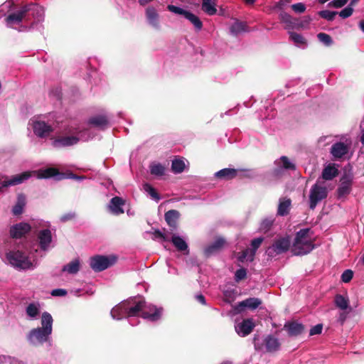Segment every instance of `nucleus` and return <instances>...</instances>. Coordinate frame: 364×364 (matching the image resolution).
I'll return each mask as SVG.
<instances>
[{
	"instance_id": "19",
	"label": "nucleus",
	"mask_w": 364,
	"mask_h": 364,
	"mask_svg": "<svg viewBox=\"0 0 364 364\" xmlns=\"http://www.w3.org/2000/svg\"><path fill=\"white\" fill-rule=\"evenodd\" d=\"M261 304V301L257 298H249L240 302L236 306L235 310L238 312L243 310L245 308L251 309H257Z\"/></svg>"
},
{
	"instance_id": "9",
	"label": "nucleus",
	"mask_w": 364,
	"mask_h": 364,
	"mask_svg": "<svg viewBox=\"0 0 364 364\" xmlns=\"http://www.w3.org/2000/svg\"><path fill=\"white\" fill-rule=\"evenodd\" d=\"M291 245V240L289 236L279 237L277 238L272 246L267 250V255L269 257L282 254L287 252Z\"/></svg>"
},
{
	"instance_id": "2",
	"label": "nucleus",
	"mask_w": 364,
	"mask_h": 364,
	"mask_svg": "<svg viewBox=\"0 0 364 364\" xmlns=\"http://www.w3.org/2000/svg\"><path fill=\"white\" fill-rule=\"evenodd\" d=\"M44 9L36 4H29L11 12L5 18L6 26L19 32L31 30L41 31L44 21Z\"/></svg>"
},
{
	"instance_id": "48",
	"label": "nucleus",
	"mask_w": 364,
	"mask_h": 364,
	"mask_svg": "<svg viewBox=\"0 0 364 364\" xmlns=\"http://www.w3.org/2000/svg\"><path fill=\"white\" fill-rule=\"evenodd\" d=\"M353 7L350 5H348V6L342 9L340 12H338V14L342 18H347L353 14Z\"/></svg>"
},
{
	"instance_id": "7",
	"label": "nucleus",
	"mask_w": 364,
	"mask_h": 364,
	"mask_svg": "<svg viewBox=\"0 0 364 364\" xmlns=\"http://www.w3.org/2000/svg\"><path fill=\"white\" fill-rule=\"evenodd\" d=\"M328 196V189L323 181L317 180L311 187L309 193V208L314 210L317 204L325 199Z\"/></svg>"
},
{
	"instance_id": "32",
	"label": "nucleus",
	"mask_w": 364,
	"mask_h": 364,
	"mask_svg": "<svg viewBox=\"0 0 364 364\" xmlns=\"http://www.w3.org/2000/svg\"><path fill=\"white\" fill-rule=\"evenodd\" d=\"M150 173L156 176H162L165 173L166 168L164 165L157 162H152L150 166Z\"/></svg>"
},
{
	"instance_id": "57",
	"label": "nucleus",
	"mask_w": 364,
	"mask_h": 364,
	"mask_svg": "<svg viewBox=\"0 0 364 364\" xmlns=\"http://www.w3.org/2000/svg\"><path fill=\"white\" fill-rule=\"evenodd\" d=\"M75 214L74 213H68L63 215L60 218L62 222H66L75 218Z\"/></svg>"
},
{
	"instance_id": "30",
	"label": "nucleus",
	"mask_w": 364,
	"mask_h": 364,
	"mask_svg": "<svg viewBox=\"0 0 364 364\" xmlns=\"http://www.w3.org/2000/svg\"><path fill=\"white\" fill-rule=\"evenodd\" d=\"M89 124L100 129H104L108 124L107 119L105 116L99 115L89 119Z\"/></svg>"
},
{
	"instance_id": "63",
	"label": "nucleus",
	"mask_w": 364,
	"mask_h": 364,
	"mask_svg": "<svg viewBox=\"0 0 364 364\" xmlns=\"http://www.w3.org/2000/svg\"><path fill=\"white\" fill-rule=\"evenodd\" d=\"M360 142L364 146V131L361 134Z\"/></svg>"
},
{
	"instance_id": "62",
	"label": "nucleus",
	"mask_w": 364,
	"mask_h": 364,
	"mask_svg": "<svg viewBox=\"0 0 364 364\" xmlns=\"http://www.w3.org/2000/svg\"><path fill=\"white\" fill-rule=\"evenodd\" d=\"M359 27L361 29V31L364 33V21H360Z\"/></svg>"
},
{
	"instance_id": "31",
	"label": "nucleus",
	"mask_w": 364,
	"mask_h": 364,
	"mask_svg": "<svg viewBox=\"0 0 364 364\" xmlns=\"http://www.w3.org/2000/svg\"><path fill=\"white\" fill-rule=\"evenodd\" d=\"M225 242V241L223 238H217L213 244L210 245L205 249V254L207 255L213 254L215 251L220 249L224 245Z\"/></svg>"
},
{
	"instance_id": "39",
	"label": "nucleus",
	"mask_w": 364,
	"mask_h": 364,
	"mask_svg": "<svg viewBox=\"0 0 364 364\" xmlns=\"http://www.w3.org/2000/svg\"><path fill=\"white\" fill-rule=\"evenodd\" d=\"M230 33L232 35H237L240 33L245 32L246 24L242 21H236L230 28Z\"/></svg>"
},
{
	"instance_id": "5",
	"label": "nucleus",
	"mask_w": 364,
	"mask_h": 364,
	"mask_svg": "<svg viewBox=\"0 0 364 364\" xmlns=\"http://www.w3.org/2000/svg\"><path fill=\"white\" fill-rule=\"evenodd\" d=\"M68 133L70 135L61 136L55 139L52 143L53 146L55 148L73 146L80 141H86L94 136L90 128H70Z\"/></svg>"
},
{
	"instance_id": "17",
	"label": "nucleus",
	"mask_w": 364,
	"mask_h": 364,
	"mask_svg": "<svg viewBox=\"0 0 364 364\" xmlns=\"http://www.w3.org/2000/svg\"><path fill=\"white\" fill-rule=\"evenodd\" d=\"M276 168L274 170L277 174H279L283 170H294L295 165L287 156H281L274 161Z\"/></svg>"
},
{
	"instance_id": "51",
	"label": "nucleus",
	"mask_w": 364,
	"mask_h": 364,
	"mask_svg": "<svg viewBox=\"0 0 364 364\" xmlns=\"http://www.w3.org/2000/svg\"><path fill=\"white\" fill-rule=\"evenodd\" d=\"M291 9L295 13L301 14L306 11V6L303 3H297L292 4Z\"/></svg>"
},
{
	"instance_id": "45",
	"label": "nucleus",
	"mask_w": 364,
	"mask_h": 364,
	"mask_svg": "<svg viewBox=\"0 0 364 364\" xmlns=\"http://www.w3.org/2000/svg\"><path fill=\"white\" fill-rule=\"evenodd\" d=\"M319 16L327 21H333L335 16L338 14L336 11H331L328 10L321 11L318 13Z\"/></svg>"
},
{
	"instance_id": "56",
	"label": "nucleus",
	"mask_w": 364,
	"mask_h": 364,
	"mask_svg": "<svg viewBox=\"0 0 364 364\" xmlns=\"http://www.w3.org/2000/svg\"><path fill=\"white\" fill-rule=\"evenodd\" d=\"M66 294V290L63 289H55L51 291V295L53 296H64Z\"/></svg>"
},
{
	"instance_id": "60",
	"label": "nucleus",
	"mask_w": 364,
	"mask_h": 364,
	"mask_svg": "<svg viewBox=\"0 0 364 364\" xmlns=\"http://www.w3.org/2000/svg\"><path fill=\"white\" fill-rule=\"evenodd\" d=\"M68 178H73V179H76V180H79V181H81V180H82V179H84V178H85V177H84V176H76V175H75V174H73V173H70V174H69V175H68Z\"/></svg>"
},
{
	"instance_id": "4",
	"label": "nucleus",
	"mask_w": 364,
	"mask_h": 364,
	"mask_svg": "<svg viewBox=\"0 0 364 364\" xmlns=\"http://www.w3.org/2000/svg\"><path fill=\"white\" fill-rule=\"evenodd\" d=\"M38 250L31 247L29 250L23 251L20 247L16 250H11L6 253L8 262L18 269L34 268L37 264L36 253Z\"/></svg>"
},
{
	"instance_id": "28",
	"label": "nucleus",
	"mask_w": 364,
	"mask_h": 364,
	"mask_svg": "<svg viewBox=\"0 0 364 364\" xmlns=\"http://www.w3.org/2000/svg\"><path fill=\"white\" fill-rule=\"evenodd\" d=\"M237 176V170L235 168H223L215 173V176L222 179H232Z\"/></svg>"
},
{
	"instance_id": "38",
	"label": "nucleus",
	"mask_w": 364,
	"mask_h": 364,
	"mask_svg": "<svg viewBox=\"0 0 364 364\" xmlns=\"http://www.w3.org/2000/svg\"><path fill=\"white\" fill-rule=\"evenodd\" d=\"M351 182L349 180L343 181L338 188V196L339 198L348 195L350 192Z\"/></svg>"
},
{
	"instance_id": "14",
	"label": "nucleus",
	"mask_w": 364,
	"mask_h": 364,
	"mask_svg": "<svg viewBox=\"0 0 364 364\" xmlns=\"http://www.w3.org/2000/svg\"><path fill=\"white\" fill-rule=\"evenodd\" d=\"M255 324L252 318L243 320L235 325V329L237 333L242 337L249 335L255 328Z\"/></svg>"
},
{
	"instance_id": "18",
	"label": "nucleus",
	"mask_w": 364,
	"mask_h": 364,
	"mask_svg": "<svg viewBox=\"0 0 364 364\" xmlns=\"http://www.w3.org/2000/svg\"><path fill=\"white\" fill-rule=\"evenodd\" d=\"M30 229L31 226L28 223H21L11 228L10 234L14 238H20L28 232Z\"/></svg>"
},
{
	"instance_id": "8",
	"label": "nucleus",
	"mask_w": 364,
	"mask_h": 364,
	"mask_svg": "<svg viewBox=\"0 0 364 364\" xmlns=\"http://www.w3.org/2000/svg\"><path fill=\"white\" fill-rule=\"evenodd\" d=\"M117 257L114 255H96L90 260L91 268L95 272L103 271L116 263Z\"/></svg>"
},
{
	"instance_id": "50",
	"label": "nucleus",
	"mask_w": 364,
	"mask_h": 364,
	"mask_svg": "<svg viewBox=\"0 0 364 364\" xmlns=\"http://www.w3.org/2000/svg\"><path fill=\"white\" fill-rule=\"evenodd\" d=\"M353 276V271L350 269H346L343 272V273L341 275V280L345 283H348L352 279Z\"/></svg>"
},
{
	"instance_id": "49",
	"label": "nucleus",
	"mask_w": 364,
	"mask_h": 364,
	"mask_svg": "<svg viewBox=\"0 0 364 364\" xmlns=\"http://www.w3.org/2000/svg\"><path fill=\"white\" fill-rule=\"evenodd\" d=\"M167 8L168 11L176 14L183 15L184 17L186 16V14L188 11L174 5H168Z\"/></svg>"
},
{
	"instance_id": "41",
	"label": "nucleus",
	"mask_w": 364,
	"mask_h": 364,
	"mask_svg": "<svg viewBox=\"0 0 364 364\" xmlns=\"http://www.w3.org/2000/svg\"><path fill=\"white\" fill-rule=\"evenodd\" d=\"M143 189L147 194H149L150 196V197L154 200H155L156 202L159 201L161 198H160L159 193L156 192L155 188L154 187H152L150 184H149V183L144 184Z\"/></svg>"
},
{
	"instance_id": "16",
	"label": "nucleus",
	"mask_w": 364,
	"mask_h": 364,
	"mask_svg": "<svg viewBox=\"0 0 364 364\" xmlns=\"http://www.w3.org/2000/svg\"><path fill=\"white\" fill-rule=\"evenodd\" d=\"M125 205V200L120 197L115 196L112 198L108 205V209L109 212L115 215H118L124 213V205Z\"/></svg>"
},
{
	"instance_id": "3",
	"label": "nucleus",
	"mask_w": 364,
	"mask_h": 364,
	"mask_svg": "<svg viewBox=\"0 0 364 364\" xmlns=\"http://www.w3.org/2000/svg\"><path fill=\"white\" fill-rule=\"evenodd\" d=\"M53 318L51 314L44 311L41 315V326L32 328L26 336L28 342L33 346H39L50 341Z\"/></svg>"
},
{
	"instance_id": "20",
	"label": "nucleus",
	"mask_w": 364,
	"mask_h": 364,
	"mask_svg": "<svg viewBox=\"0 0 364 364\" xmlns=\"http://www.w3.org/2000/svg\"><path fill=\"white\" fill-rule=\"evenodd\" d=\"M348 151V146L343 142L334 144L331 149V154L335 159H341Z\"/></svg>"
},
{
	"instance_id": "21",
	"label": "nucleus",
	"mask_w": 364,
	"mask_h": 364,
	"mask_svg": "<svg viewBox=\"0 0 364 364\" xmlns=\"http://www.w3.org/2000/svg\"><path fill=\"white\" fill-rule=\"evenodd\" d=\"M338 174V170L334 164L327 165L322 171V178L326 181L332 180Z\"/></svg>"
},
{
	"instance_id": "26",
	"label": "nucleus",
	"mask_w": 364,
	"mask_h": 364,
	"mask_svg": "<svg viewBox=\"0 0 364 364\" xmlns=\"http://www.w3.org/2000/svg\"><path fill=\"white\" fill-rule=\"evenodd\" d=\"M284 328L288 331L290 336H297L301 333L304 330V326L302 324L297 322H290L284 325Z\"/></svg>"
},
{
	"instance_id": "46",
	"label": "nucleus",
	"mask_w": 364,
	"mask_h": 364,
	"mask_svg": "<svg viewBox=\"0 0 364 364\" xmlns=\"http://www.w3.org/2000/svg\"><path fill=\"white\" fill-rule=\"evenodd\" d=\"M311 21V18L309 16H304L301 18H297V24L296 28H306Z\"/></svg>"
},
{
	"instance_id": "23",
	"label": "nucleus",
	"mask_w": 364,
	"mask_h": 364,
	"mask_svg": "<svg viewBox=\"0 0 364 364\" xmlns=\"http://www.w3.org/2000/svg\"><path fill=\"white\" fill-rule=\"evenodd\" d=\"M289 34L291 41L294 43L296 46L302 49H304L307 47V41L303 36L293 31H289Z\"/></svg>"
},
{
	"instance_id": "25",
	"label": "nucleus",
	"mask_w": 364,
	"mask_h": 364,
	"mask_svg": "<svg viewBox=\"0 0 364 364\" xmlns=\"http://www.w3.org/2000/svg\"><path fill=\"white\" fill-rule=\"evenodd\" d=\"M281 21L286 24L287 28H296L297 24V18L292 17L289 14L282 11L279 14Z\"/></svg>"
},
{
	"instance_id": "29",
	"label": "nucleus",
	"mask_w": 364,
	"mask_h": 364,
	"mask_svg": "<svg viewBox=\"0 0 364 364\" xmlns=\"http://www.w3.org/2000/svg\"><path fill=\"white\" fill-rule=\"evenodd\" d=\"M264 342L267 351L268 352H275L278 350L280 347L279 340L272 336H268L265 338Z\"/></svg>"
},
{
	"instance_id": "44",
	"label": "nucleus",
	"mask_w": 364,
	"mask_h": 364,
	"mask_svg": "<svg viewBox=\"0 0 364 364\" xmlns=\"http://www.w3.org/2000/svg\"><path fill=\"white\" fill-rule=\"evenodd\" d=\"M317 38L321 43L326 46H331L333 43L331 37L325 33H319L317 35Z\"/></svg>"
},
{
	"instance_id": "47",
	"label": "nucleus",
	"mask_w": 364,
	"mask_h": 364,
	"mask_svg": "<svg viewBox=\"0 0 364 364\" xmlns=\"http://www.w3.org/2000/svg\"><path fill=\"white\" fill-rule=\"evenodd\" d=\"M273 222L274 220L271 218L264 219L260 224L259 230L261 231L267 232L272 225Z\"/></svg>"
},
{
	"instance_id": "55",
	"label": "nucleus",
	"mask_w": 364,
	"mask_h": 364,
	"mask_svg": "<svg viewBox=\"0 0 364 364\" xmlns=\"http://www.w3.org/2000/svg\"><path fill=\"white\" fill-rule=\"evenodd\" d=\"M322 328L323 326L321 324H317L311 328L309 333L311 336L320 334L322 331Z\"/></svg>"
},
{
	"instance_id": "34",
	"label": "nucleus",
	"mask_w": 364,
	"mask_h": 364,
	"mask_svg": "<svg viewBox=\"0 0 364 364\" xmlns=\"http://www.w3.org/2000/svg\"><path fill=\"white\" fill-rule=\"evenodd\" d=\"M80 269V261L78 259H75L70 262H69L68 264L65 265L63 267V271L66 272L71 274H75L77 273V272Z\"/></svg>"
},
{
	"instance_id": "40",
	"label": "nucleus",
	"mask_w": 364,
	"mask_h": 364,
	"mask_svg": "<svg viewBox=\"0 0 364 364\" xmlns=\"http://www.w3.org/2000/svg\"><path fill=\"white\" fill-rule=\"evenodd\" d=\"M186 167L185 161L181 159H175L172 161L171 169L175 173H180L183 171Z\"/></svg>"
},
{
	"instance_id": "61",
	"label": "nucleus",
	"mask_w": 364,
	"mask_h": 364,
	"mask_svg": "<svg viewBox=\"0 0 364 364\" xmlns=\"http://www.w3.org/2000/svg\"><path fill=\"white\" fill-rule=\"evenodd\" d=\"M153 0H139V4L141 6H145L149 4L150 2H151Z\"/></svg>"
},
{
	"instance_id": "10",
	"label": "nucleus",
	"mask_w": 364,
	"mask_h": 364,
	"mask_svg": "<svg viewBox=\"0 0 364 364\" xmlns=\"http://www.w3.org/2000/svg\"><path fill=\"white\" fill-rule=\"evenodd\" d=\"M29 124L32 126L34 134L41 138L46 137L53 131L52 127L43 121L31 119Z\"/></svg>"
},
{
	"instance_id": "54",
	"label": "nucleus",
	"mask_w": 364,
	"mask_h": 364,
	"mask_svg": "<svg viewBox=\"0 0 364 364\" xmlns=\"http://www.w3.org/2000/svg\"><path fill=\"white\" fill-rule=\"evenodd\" d=\"M348 0H333L329 3V6L335 8H341L347 4Z\"/></svg>"
},
{
	"instance_id": "37",
	"label": "nucleus",
	"mask_w": 364,
	"mask_h": 364,
	"mask_svg": "<svg viewBox=\"0 0 364 364\" xmlns=\"http://www.w3.org/2000/svg\"><path fill=\"white\" fill-rule=\"evenodd\" d=\"M178 218V212L175 210H171L165 213V220L171 227H175L176 220Z\"/></svg>"
},
{
	"instance_id": "53",
	"label": "nucleus",
	"mask_w": 364,
	"mask_h": 364,
	"mask_svg": "<svg viewBox=\"0 0 364 364\" xmlns=\"http://www.w3.org/2000/svg\"><path fill=\"white\" fill-rule=\"evenodd\" d=\"M262 241H263V237H262L255 238L252 241V242H251L252 249L251 250H254L255 253L256 252V250H257V248L261 245Z\"/></svg>"
},
{
	"instance_id": "15",
	"label": "nucleus",
	"mask_w": 364,
	"mask_h": 364,
	"mask_svg": "<svg viewBox=\"0 0 364 364\" xmlns=\"http://www.w3.org/2000/svg\"><path fill=\"white\" fill-rule=\"evenodd\" d=\"M145 15L150 26L156 29L160 28L159 14L156 8L148 6L145 10Z\"/></svg>"
},
{
	"instance_id": "52",
	"label": "nucleus",
	"mask_w": 364,
	"mask_h": 364,
	"mask_svg": "<svg viewBox=\"0 0 364 364\" xmlns=\"http://www.w3.org/2000/svg\"><path fill=\"white\" fill-rule=\"evenodd\" d=\"M247 272L244 268L237 269L235 274V279L236 282H239L246 277Z\"/></svg>"
},
{
	"instance_id": "33",
	"label": "nucleus",
	"mask_w": 364,
	"mask_h": 364,
	"mask_svg": "<svg viewBox=\"0 0 364 364\" xmlns=\"http://www.w3.org/2000/svg\"><path fill=\"white\" fill-rule=\"evenodd\" d=\"M171 242L179 251H185L188 250V245L186 242L183 238L178 235H173L171 237Z\"/></svg>"
},
{
	"instance_id": "59",
	"label": "nucleus",
	"mask_w": 364,
	"mask_h": 364,
	"mask_svg": "<svg viewBox=\"0 0 364 364\" xmlns=\"http://www.w3.org/2000/svg\"><path fill=\"white\" fill-rule=\"evenodd\" d=\"M196 300L200 302V304L205 305V299L203 295L202 294H198L196 296Z\"/></svg>"
},
{
	"instance_id": "35",
	"label": "nucleus",
	"mask_w": 364,
	"mask_h": 364,
	"mask_svg": "<svg viewBox=\"0 0 364 364\" xmlns=\"http://www.w3.org/2000/svg\"><path fill=\"white\" fill-rule=\"evenodd\" d=\"M26 205V197L23 194H19L17 198V203L14 206L12 212L14 215H20L23 212V207Z\"/></svg>"
},
{
	"instance_id": "42",
	"label": "nucleus",
	"mask_w": 364,
	"mask_h": 364,
	"mask_svg": "<svg viewBox=\"0 0 364 364\" xmlns=\"http://www.w3.org/2000/svg\"><path fill=\"white\" fill-rule=\"evenodd\" d=\"M255 251L251 249H246L238 257L239 261L243 262L245 261H252L255 257Z\"/></svg>"
},
{
	"instance_id": "43",
	"label": "nucleus",
	"mask_w": 364,
	"mask_h": 364,
	"mask_svg": "<svg viewBox=\"0 0 364 364\" xmlns=\"http://www.w3.org/2000/svg\"><path fill=\"white\" fill-rule=\"evenodd\" d=\"M58 173V171L56 169L53 168H48L44 170H42L38 173V178H48L53 176H56Z\"/></svg>"
},
{
	"instance_id": "22",
	"label": "nucleus",
	"mask_w": 364,
	"mask_h": 364,
	"mask_svg": "<svg viewBox=\"0 0 364 364\" xmlns=\"http://www.w3.org/2000/svg\"><path fill=\"white\" fill-rule=\"evenodd\" d=\"M291 201L289 198H282L279 199L277 215L280 216L287 215L290 210Z\"/></svg>"
},
{
	"instance_id": "13",
	"label": "nucleus",
	"mask_w": 364,
	"mask_h": 364,
	"mask_svg": "<svg viewBox=\"0 0 364 364\" xmlns=\"http://www.w3.org/2000/svg\"><path fill=\"white\" fill-rule=\"evenodd\" d=\"M37 239L41 250L47 251L51 247L52 234L48 229H42L37 234Z\"/></svg>"
},
{
	"instance_id": "12",
	"label": "nucleus",
	"mask_w": 364,
	"mask_h": 364,
	"mask_svg": "<svg viewBox=\"0 0 364 364\" xmlns=\"http://www.w3.org/2000/svg\"><path fill=\"white\" fill-rule=\"evenodd\" d=\"M31 174L30 172H23L11 176L10 178H6L3 181H0V192L8 186L21 184L27 181Z\"/></svg>"
},
{
	"instance_id": "1",
	"label": "nucleus",
	"mask_w": 364,
	"mask_h": 364,
	"mask_svg": "<svg viewBox=\"0 0 364 364\" xmlns=\"http://www.w3.org/2000/svg\"><path fill=\"white\" fill-rule=\"evenodd\" d=\"M162 309L147 304L142 296L131 297L116 305L111 311L114 319L120 320L128 318L132 326H136L133 322L134 317L141 316L149 321H156L161 318Z\"/></svg>"
},
{
	"instance_id": "24",
	"label": "nucleus",
	"mask_w": 364,
	"mask_h": 364,
	"mask_svg": "<svg viewBox=\"0 0 364 364\" xmlns=\"http://www.w3.org/2000/svg\"><path fill=\"white\" fill-rule=\"evenodd\" d=\"M201 9L209 16L215 15L217 12L216 0H202Z\"/></svg>"
},
{
	"instance_id": "11",
	"label": "nucleus",
	"mask_w": 364,
	"mask_h": 364,
	"mask_svg": "<svg viewBox=\"0 0 364 364\" xmlns=\"http://www.w3.org/2000/svg\"><path fill=\"white\" fill-rule=\"evenodd\" d=\"M42 306L38 301H32L25 306L26 318L28 321H36L41 318Z\"/></svg>"
},
{
	"instance_id": "27",
	"label": "nucleus",
	"mask_w": 364,
	"mask_h": 364,
	"mask_svg": "<svg viewBox=\"0 0 364 364\" xmlns=\"http://www.w3.org/2000/svg\"><path fill=\"white\" fill-rule=\"evenodd\" d=\"M334 303L336 306L341 310L345 311L350 309V302L347 296L336 294L335 296Z\"/></svg>"
},
{
	"instance_id": "58",
	"label": "nucleus",
	"mask_w": 364,
	"mask_h": 364,
	"mask_svg": "<svg viewBox=\"0 0 364 364\" xmlns=\"http://www.w3.org/2000/svg\"><path fill=\"white\" fill-rule=\"evenodd\" d=\"M289 3V1H286V0H280L279 1H278L274 6V9H279V10H282L284 9V7Z\"/></svg>"
},
{
	"instance_id": "36",
	"label": "nucleus",
	"mask_w": 364,
	"mask_h": 364,
	"mask_svg": "<svg viewBox=\"0 0 364 364\" xmlns=\"http://www.w3.org/2000/svg\"><path fill=\"white\" fill-rule=\"evenodd\" d=\"M185 18L193 25L196 31H199L202 29L203 23L196 15L190 11H188Z\"/></svg>"
},
{
	"instance_id": "6",
	"label": "nucleus",
	"mask_w": 364,
	"mask_h": 364,
	"mask_svg": "<svg viewBox=\"0 0 364 364\" xmlns=\"http://www.w3.org/2000/svg\"><path fill=\"white\" fill-rule=\"evenodd\" d=\"M310 232L309 228H304L297 232L291 246V252L294 255H306L314 249Z\"/></svg>"
},
{
	"instance_id": "64",
	"label": "nucleus",
	"mask_w": 364,
	"mask_h": 364,
	"mask_svg": "<svg viewBox=\"0 0 364 364\" xmlns=\"http://www.w3.org/2000/svg\"><path fill=\"white\" fill-rule=\"evenodd\" d=\"M359 0H351L349 5L352 7Z\"/></svg>"
}]
</instances>
